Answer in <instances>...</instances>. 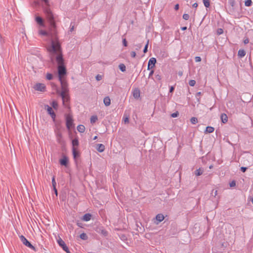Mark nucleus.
Segmentation results:
<instances>
[{"label":"nucleus","mask_w":253,"mask_h":253,"mask_svg":"<svg viewBox=\"0 0 253 253\" xmlns=\"http://www.w3.org/2000/svg\"><path fill=\"white\" fill-rule=\"evenodd\" d=\"M220 119H221V122L223 124H225L227 122L228 117H227V116L225 114H224V113L221 114V115L220 116Z\"/></svg>","instance_id":"13"},{"label":"nucleus","mask_w":253,"mask_h":253,"mask_svg":"<svg viewBox=\"0 0 253 253\" xmlns=\"http://www.w3.org/2000/svg\"><path fill=\"white\" fill-rule=\"evenodd\" d=\"M85 128L84 125H80L77 126L78 131L81 133L84 132L85 131Z\"/></svg>","instance_id":"20"},{"label":"nucleus","mask_w":253,"mask_h":253,"mask_svg":"<svg viewBox=\"0 0 253 253\" xmlns=\"http://www.w3.org/2000/svg\"><path fill=\"white\" fill-rule=\"evenodd\" d=\"M80 238L84 240H86L87 239L88 237L85 233H83L80 235Z\"/></svg>","instance_id":"28"},{"label":"nucleus","mask_w":253,"mask_h":253,"mask_svg":"<svg viewBox=\"0 0 253 253\" xmlns=\"http://www.w3.org/2000/svg\"><path fill=\"white\" fill-rule=\"evenodd\" d=\"M36 21L41 26H44V23L42 18L40 16H37L35 18Z\"/></svg>","instance_id":"12"},{"label":"nucleus","mask_w":253,"mask_h":253,"mask_svg":"<svg viewBox=\"0 0 253 253\" xmlns=\"http://www.w3.org/2000/svg\"><path fill=\"white\" fill-rule=\"evenodd\" d=\"M196 84V81L195 80H190L189 82V85H190L191 86H193L195 85Z\"/></svg>","instance_id":"36"},{"label":"nucleus","mask_w":253,"mask_h":253,"mask_svg":"<svg viewBox=\"0 0 253 253\" xmlns=\"http://www.w3.org/2000/svg\"><path fill=\"white\" fill-rule=\"evenodd\" d=\"M247 169V167H242L241 168V170L243 172H245L246 170Z\"/></svg>","instance_id":"48"},{"label":"nucleus","mask_w":253,"mask_h":253,"mask_svg":"<svg viewBox=\"0 0 253 253\" xmlns=\"http://www.w3.org/2000/svg\"><path fill=\"white\" fill-rule=\"evenodd\" d=\"M52 184L53 188L56 187V183L55 176H53L52 178Z\"/></svg>","instance_id":"33"},{"label":"nucleus","mask_w":253,"mask_h":253,"mask_svg":"<svg viewBox=\"0 0 253 253\" xmlns=\"http://www.w3.org/2000/svg\"><path fill=\"white\" fill-rule=\"evenodd\" d=\"M246 55V52L244 49H240L238 52V55L239 57L242 58L245 56Z\"/></svg>","instance_id":"21"},{"label":"nucleus","mask_w":253,"mask_h":253,"mask_svg":"<svg viewBox=\"0 0 253 253\" xmlns=\"http://www.w3.org/2000/svg\"><path fill=\"white\" fill-rule=\"evenodd\" d=\"M204 170L201 168H199V169H197L195 172V174L196 176H200L202 174Z\"/></svg>","instance_id":"24"},{"label":"nucleus","mask_w":253,"mask_h":253,"mask_svg":"<svg viewBox=\"0 0 253 253\" xmlns=\"http://www.w3.org/2000/svg\"><path fill=\"white\" fill-rule=\"evenodd\" d=\"M179 115V113L177 111L171 114V117L172 118L177 117Z\"/></svg>","instance_id":"37"},{"label":"nucleus","mask_w":253,"mask_h":253,"mask_svg":"<svg viewBox=\"0 0 253 253\" xmlns=\"http://www.w3.org/2000/svg\"><path fill=\"white\" fill-rule=\"evenodd\" d=\"M95 78H96V80L97 81H100L101 80H102V76H101V75H99V74H98V75L96 76Z\"/></svg>","instance_id":"41"},{"label":"nucleus","mask_w":253,"mask_h":253,"mask_svg":"<svg viewBox=\"0 0 253 253\" xmlns=\"http://www.w3.org/2000/svg\"><path fill=\"white\" fill-rule=\"evenodd\" d=\"M66 126H67V128L68 129H70L73 124V119H72V116H70V115H68L67 116H66Z\"/></svg>","instance_id":"6"},{"label":"nucleus","mask_w":253,"mask_h":253,"mask_svg":"<svg viewBox=\"0 0 253 253\" xmlns=\"http://www.w3.org/2000/svg\"><path fill=\"white\" fill-rule=\"evenodd\" d=\"M214 128L212 126H207L205 130V133H212L214 131Z\"/></svg>","instance_id":"22"},{"label":"nucleus","mask_w":253,"mask_h":253,"mask_svg":"<svg viewBox=\"0 0 253 253\" xmlns=\"http://www.w3.org/2000/svg\"><path fill=\"white\" fill-rule=\"evenodd\" d=\"M203 3L205 6L207 8L209 7V6H210V0H203Z\"/></svg>","instance_id":"27"},{"label":"nucleus","mask_w":253,"mask_h":253,"mask_svg":"<svg viewBox=\"0 0 253 253\" xmlns=\"http://www.w3.org/2000/svg\"><path fill=\"white\" fill-rule=\"evenodd\" d=\"M34 88L38 91H44L45 89V86L43 84L38 83L35 85Z\"/></svg>","instance_id":"7"},{"label":"nucleus","mask_w":253,"mask_h":253,"mask_svg":"<svg viewBox=\"0 0 253 253\" xmlns=\"http://www.w3.org/2000/svg\"><path fill=\"white\" fill-rule=\"evenodd\" d=\"M72 143V145H73L72 148H76L75 147L76 146H78L79 145V141H78V139L75 138V139H73Z\"/></svg>","instance_id":"23"},{"label":"nucleus","mask_w":253,"mask_h":253,"mask_svg":"<svg viewBox=\"0 0 253 253\" xmlns=\"http://www.w3.org/2000/svg\"><path fill=\"white\" fill-rule=\"evenodd\" d=\"M78 226L81 227V224L78 223Z\"/></svg>","instance_id":"62"},{"label":"nucleus","mask_w":253,"mask_h":253,"mask_svg":"<svg viewBox=\"0 0 253 253\" xmlns=\"http://www.w3.org/2000/svg\"><path fill=\"white\" fill-rule=\"evenodd\" d=\"M72 152L73 157L75 159L79 157V153L76 148H72Z\"/></svg>","instance_id":"19"},{"label":"nucleus","mask_w":253,"mask_h":253,"mask_svg":"<svg viewBox=\"0 0 253 253\" xmlns=\"http://www.w3.org/2000/svg\"><path fill=\"white\" fill-rule=\"evenodd\" d=\"M236 185V182L235 181H232L230 183V187H234Z\"/></svg>","instance_id":"46"},{"label":"nucleus","mask_w":253,"mask_h":253,"mask_svg":"<svg viewBox=\"0 0 253 253\" xmlns=\"http://www.w3.org/2000/svg\"><path fill=\"white\" fill-rule=\"evenodd\" d=\"M56 139H57V141L61 145H62L64 144V141L63 139H62V134L59 131H58L56 133Z\"/></svg>","instance_id":"10"},{"label":"nucleus","mask_w":253,"mask_h":253,"mask_svg":"<svg viewBox=\"0 0 253 253\" xmlns=\"http://www.w3.org/2000/svg\"><path fill=\"white\" fill-rule=\"evenodd\" d=\"M178 75H179V76H182V72H179L178 73Z\"/></svg>","instance_id":"59"},{"label":"nucleus","mask_w":253,"mask_h":253,"mask_svg":"<svg viewBox=\"0 0 253 253\" xmlns=\"http://www.w3.org/2000/svg\"><path fill=\"white\" fill-rule=\"evenodd\" d=\"M97 136H95L94 137V138H93V140H95V139H97Z\"/></svg>","instance_id":"60"},{"label":"nucleus","mask_w":253,"mask_h":253,"mask_svg":"<svg viewBox=\"0 0 253 253\" xmlns=\"http://www.w3.org/2000/svg\"><path fill=\"white\" fill-rule=\"evenodd\" d=\"M178 9H179V4H176L175 5V6H174V9L175 10H177Z\"/></svg>","instance_id":"52"},{"label":"nucleus","mask_w":253,"mask_h":253,"mask_svg":"<svg viewBox=\"0 0 253 253\" xmlns=\"http://www.w3.org/2000/svg\"><path fill=\"white\" fill-rule=\"evenodd\" d=\"M68 158L65 156L60 160V163L62 166H66L68 164Z\"/></svg>","instance_id":"14"},{"label":"nucleus","mask_w":253,"mask_h":253,"mask_svg":"<svg viewBox=\"0 0 253 253\" xmlns=\"http://www.w3.org/2000/svg\"><path fill=\"white\" fill-rule=\"evenodd\" d=\"M78 226L81 227V224L78 223Z\"/></svg>","instance_id":"61"},{"label":"nucleus","mask_w":253,"mask_h":253,"mask_svg":"<svg viewBox=\"0 0 253 253\" xmlns=\"http://www.w3.org/2000/svg\"><path fill=\"white\" fill-rule=\"evenodd\" d=\"M201 95V92H197L196 94V97L197 98H198V97H200Z\"/></svg>","instance_id":"53"},{"label":"nucleus","mask_w":253,"mask_h":253,"mask_svg":"<svg viewBox=\"0 0 253 253\" xmlns=\"http://www.w3.org/2000/svg\"><path fill=\"white\" fill-rule=\"evenodd\" d=\"M45 108H46V110L48 113L50 115L51 118L54 120L56 117V115L54 111H53L52 108L48 105L45 106Z\"/></svg>","instance_id":"9"},{"label":"nucleus","mask_w":253,"mask_h":253,"mask_svg":"<svg viewBox=\"0 0 253 253\" xmlns=\"http://www.w3.org/2000/svg\"><path fill=\"white\" fill-rule=\"evenodd\" d=\"M153 73H154V71H153V70H152V71L150 72V73H149V78H150L151 76H152V75L153 74Z\"/></svg>","instance_id":"56"},{"label":"nucleus","mask_w":253,"mask_h":253,"mask_svg":"<svg viewBox=\"0 0 253 253\" xmlns=\"http://www.w3.org/2000/svg\"><path fill=\"white\" fill-rule=\"evenodd\" d=\"M62 91L60 93V95L62 99L63 104L66 106V103L69 100L70 97L68 94V88L67 87L66 83H62Z\"/></svg>","instance_id":"3"},{"label":"nucleus","mask_w":253,"mask_h":253,"mask_svg":"<svg viewBox=\"0 0 253 253\" xmlns=\"http://www.w3.org/2000/svg\"><path fill=\"white\" fill-rule=\"evenodd\" d=\"M130 56L132 58H135L136 56V53L135 51H131L130 52Z\"/></svg>","instance_id":"44"},{"label":"nucleus","mask_w":253,"mask_h":253,"mask_svg":"<svg viewBox=\"0 0 253 253\" xmlns=\"http://www.w3.org/2000/svg\"><path fill=\"white\" fill-rule=\"evenodd\" d=\"M156 219L158 222L157 224H158L159 222L162 221L164 219V216L162 214H158L156 216Z\"/></svg>","instance_id":"16"},{"label":"nucleus","mask_w":253,"mask_h":253,"mask_svg":"<svg viewBox=\"0 0 253 253\" xmlns=\"http://www.w3.org/2000/svg\"><path fill=\"white\" fill-rule=\"evenodd\" d=\"M249 42V39H248V38H246V39H244V43L245 44H247V43H248Z\"/></svg>","instance_id":"49"},{"label":"nucleus","mask_w":253,"mask_h":253,"mask_svg":"<svg viewBox=\"0 0 253 253\" xmlns=\"http://www.w3.org/2000/svg\"><path fill=\"white\" fill-rule=\"evenodd\" d=\"M156 63V58L154 57L151 58L148 61V70L152 69L155 66Z\"/></svg>","instance_id":"8"},{"label":"nucleus","mask_w":253,"mask_h":253,"mask_svg":"<svg viewBox=\"0 0 253 253\" xmlns=\"http://www.w3.org/2000/svg\"><path fill=\"white\" fill-rule=\"evenodd\" d=\"M174 89V86H170V87L169 92L170 93H172V92L173 91Z\"/></svg>","instance_id":"50"},{"label":"nucleus","mask_w":253,"mask_h":253,"mask_svg":"<svg viewBox=\"0 0 253 253\" xmlns=\"http://www.w3.org/2000/svg\"><path fill=\"white\" fill-rule=\"evenodd\" d=\"M53 190L54 191L55 194H56V195L57 196V194H58V192H57V190L56 187L53 188Z\"/></svg>","instance_id":"55"},{"label":"nucleus","mask_w":253,"mask_h":253,"mask_svg":"<svg viewBox=\"0 0 253 253\" xmlns=\"http://www.w3.org/2000/svg\"><path fill=\"white\" fill-rule=\"evenodd\" d=\"M57 243L65 252L67 253H71L64 241L61 238H59L57 240Z\"/></svg>","instance_id":"5"},{"label":"nucleus","mask_w":253,"mask_h":253,"mask_svg":"<svg viewBox=\"0 0 253 253\" xmlns=\"http://www.w3.org/2000/svg\"><path fill=\"white\" fill-rule=\"evenodd\" d=\"M252 203L253 204V199H252Z\"/></svg>","instance_id":"64"},{"label":"nucleus","mask_w":253,"mask_h":253,"mask_svg":"<svg viewBox=\"0 0 253 253\" xmlns=\"http://www.w3.org/2000/svg\"><path fill=\"white\" fill-rule=\"evenodd\" d=\"M192 6H193V7H194V8H197V6H198V3H196V2H195V3H193V5H192Z\"/></svg>","instance_id":"54"},{"label":"nucleus","mask_w":253,"mask_h":253,"mask_svg":"<svg viewBox=\"0 0 253 253\" xmlns=\"http://www.w3.org/2000/svg\"><path fill=\"white\" fill-rule=\"evenodd\" d=\"M195 61L196 62H199L201 61V58L200 56H196L195 58Z\"/></svg>","instance_id":"42"},{"label":"nucleus","mask_w":253,"mask_h":253,"mask_svg":"<svg viewBox=\"0 0 253 253\" xmlns=\"http://www.w3.org/2000/svg\"><path fill=\"white\" fill-rule=\"evenodd\" d=\"M53 54H56V61L58 64V73L59 79L61 82V84L64 83L62 80V78L66 74V69L64 65V60L63 58L61 49L59 52L57 53H51Z\"/></svg>","instance_id":"2"},{"label":"nucleus","mask_w":253,"mask_h":253,"mask_svg":"<svg viewBox=\"0 0 253 253\" xmlns=\"http://www.w3.org/2000/svg\"><path fill=\"white\" fill-rule=\"evenodd\" d=\"M97 119H98V118L96 116H92L90 118V123L91 124H94V123H95L96 122Z\"/></svg>","instance_id":"25"},{"label":"nucleus","mask_w":253,"mask_h":253,"mask_svg":"<svg viewBox=\"0 0 253 253\" xmlns=\"http://www.w3.org/2000/svg\"><path fill=\"white\" fill-rule=\"evenodd\" d=\"M212 167V166H211L210 167V169H211Z\"/></svg>","instance_id":"63"},{"label":"nucleus","mask_w":253,"mask_h":253,"mask_svg":"<svg viewBox=\"0 0 253 253\" xmlns=\"http://www.w3.org/2000/svg\"><path fill=\"white\" fill-rule=\"evenodd\" d=\"M124 122L125 123H128L129 122V119L128 117H126L124 119Z\"/></svg>","instance_id":"51"},{"label":"nucleus","mask_w":253,"mask_h":253,"mask_svg":"<svg viewBox=\"0 0 253 253\" xmlns=\"http://www.w3.org/2000/svg\"><path fill=\"white\" fill-rule=\"evenodd\" d=\"M46 78L48 80H51L53 78V76L51 74L47 73L46 76Z\"/></svg>","instance_id":"34"},{"label":"nucleus","mask_w":253,"mask_h":253,"mask_svg":"<svg viewBox=\"0 0 253 253\" xmlns=\"http://www.w3.org/2000/svg\"><path fill=\"white\" fill-rule=\"evenodd\" d=\"M155 78H156V79L158 81H160L161 80V76L159 74L156 75Z\"/></svg>","instance_id":"45"},{"label":"nucleus","mask_w":253,"mask_h":253,"mask_svg":"<svg viewBox=\"0 0 253 253\" xmlns=\"http://www.w3.org/2000/svg\"><path fill=\"white\" fill-rule=\"evenodd\" d=\"M228 3L233 8L235 4V0H228Z\"/></svg>","instance_id":"31"},{"label":"nucleus","mask_w":253,"mask_h":253,"mask_svg":"<svg viewBox=\"0 0 253 253\" xmlns=\"http://www.w3.org/2000/svg\"><path fill=\"white\" fill-rule=\"evenodd\" d=\"M123 45L125 46H127V42H126V39H123Z\"/></svg>","instance_id":"47"},{"label":"nucleus","mask_w":253,"mask_h":253,"mask_svg":"<svg viewBox=\"0 0 253 253\" xmlns=\"http://www.w3.org/2000/svg\"><path fill=\"white\" fill-rule=\"evenodd\" d=\"M183 18L184 19V20H187L189 19V14H184L183 15Z\"/></svg>","instance_id":"39"},{"label":"nucleus","mask_w":253,"mask_h":253,"mask_svg":"<svg viewBox=\"0 0 253 253\" xmlns=\"http://www.w3.org/2000/svg\"><path fill=\"white\" fill-rule=\"evenodd\" d=\"M148 46V42H147V44L145 45L144 48L143 49L144 53H146L147 52Z\"/></svg>","instance_id":"43"},{"label":"nucleus","mask_w":253,"mask_h":253,"mask_svg":"<svg viewBox=\"0 0 253 253\" xmlns=\"http://www.w3.org/2000/svg\"><path fill=\"white\" fill-rule=\"evenodd\" d=\"M74 26H73L72 27L70 28V32H72L74 30Z\"/></svg>","instance_id":"57"},{"label":"nucleus","mask_w":253,"mask_h":253,"mask_svg":"<svg viewBox=\"0 0 253 253\" xmlns=\"http://www.w3.org/2000/svg\"><path fill=\"white\" fill-rule=\"evenodd\" d=\"M96 149L99 152H102L104 151L105 146L102 144H97Z\"/></svg>","instance_id":"15"},{"label":"nucleus","mask_w":253,"mask_h":253,"mask_svg":"<svg viewBox=\"0 0 253 253\" xmlns=\"http://www.w3.org/2000/svg\"><path fill=\"white\" fill-rule=\"evenodd\" d=\"M245 4L246 6H250L252 4V1L251 0H246Z\"/></svg>","instance_id":"30"},{"label":"nucleus","mask_w":253,"mask_h":253,"mask_svg":"<svg viewBox=\"0 0 253 253\" xmlns=\"http://www.w3.org/2000/svg\"><path fill=\"white\" fill-rule=\"evenodd\" d=\"M91 217V214L86 213L83 216L82 219L84 221H88L90 220Z\"/></svg>","instance_id":"17"},{"label":"nucleus","mask_w":253,"mask_h":253,"mask_svg":"<svg viewBox=\"0 0 253 253\" xmlns=\"http://www.w3.org/2000/svg\"><path fill=\"white\" fill-rule=\"evenodd\" d=\"M190 122L192 124H196L198 123V119L196 117H192L190 120Z\"/></svg>","instance_id":"29"},{"label":"nucleus","mask_w":253,"mask_h":253,"mask_svg":"<svg viewBox=\"0 0 253 253\" xmlns=\"http://www.w3.org/2000/svg\"><path fill=\"white\" fill-rule=\"evenodd\" d=\"M182 30H185L187 29V27H183L181 28Z\"/></svg>","instance_id":"58"},{"label":"nucleus","mask_w":253,"mask_h":253,"mask_svg":"<svg viewBox=\"0 0 253 253\" xmlns=\"http://www.w3.org/2000/svg\"><path fill=\"white\" fill-rule=\"evenodd\" d=\"M44 12L46 18L49 23L48 31L41 30L40 33L43 36H49L51 39V46L49 49L50 53L59 52L61 49V45L57 38V32L56 29V22L57 16L54 15L50 8H45Z\"/></svg>","instance_id":"1"},{"label":"nucleus","mask_w":253,"mask_h":253,"mask_svg":"<svg viewBox=\"0 0 253 253\" xmlns=\"http://www.w3.org/2000/svg\"><path fill=\"white\" fill-rule=\"evenodd\" d=\"M119 69L122 72H125L126 70V66L124 64H120L119 66Z\"/></svg>","instance_id":"26"},{"label":"nucleus","mask_w":253,"mask_h":253,"mask_svg":"<svg viewBox=\"0 0 253 253\" xmlns=\"http://www.w3.org/2000/svg\"><path fill=\"white\" fill-rule=\"evenodd\" d=\"M20 239L24 245L33 250L34 251H36L35 248L27 240V239L24 236H20Z\"/></svg>","instance_id":"4"},{"label":"nucleus","mask_w":253,"mask_h":253,"mask_svg":"<svg viewBox=\"0 0 253 253\" xmlns=\"http://www.w3.org/2000/svg\"><path fill=\"white\" fill-rule=\"evenodd\" d=\"M51 105H52V107L55 109H56L58 107V103L55 101H53L52 102Z\"/></svg>","instance_id":"32"},{"label":"nucleus","mask_w":253,"mask_h":253,"mask_svg":"<svg viewBox=\"0 0 253 253\" xmlns=\"http://www.w3.org/2000/svg\"><path fill=\"white\" fill-rule=\"evenodd\" d=\"M217 33L218 35H221L223 33V30L221 28H219L217 30Z\"/></svg>","instance_id":"40"},{"label":"nucleus","mask_w":253,"mask_h":253,"mask_svg":"<svg viewBox=\"0 0 253 253\" xmlns=\"http://www.w3.org/2000/svg\"><path fill=\"white\" fill-rule=\"evenodd\" d=\"M41 0L42 1H43L45 5H46V7H45L44 8V9H45V8H49V7H48V5H49V0ZM44 10V9H43V10Z\"/></svg>","instance_id":"35"},{"label":"nucleus","mask_w":253,"mask_h":253,"mask_svg":"<svg viewBox=\"0 0 253 253\" xmlns=\"http://www.w3.org/2000/svg\"><path fill=\"white\" fill-rule=\"evenodd\" d=\"M211 194L212 196H213L215 197L217 194V190H212L211 191Z\"/></svg>","instance_id":"38"},{"label":"nucleus","mask_w":253,"mask_h":253,"mask_svg":"<svg viewBox=\"0 0 253 253\" xmlns=\"http://www.w3.org/2000/svg\"><path fill=\"white\" fill-rule=\"evenodd\" d=\"M140 90L138 88H135L133 90V96L135 99H138L140 97Z\"/></svg>","instance_id":"11"},{"label":"nucleus","mask_w":253,"mask_h":253,"mask_svg":"<svg viewBox=\"0 0 253 253\" xmlns=\"http://www.w3.org/2000/svg\"><path fill=\"white\" fill-rule=\"evenodd\" d=\"M103 102L106 106H109L111 104V100L108 96L104 98Z\"/></svg>","instance_id":"18"}]
</instances>
